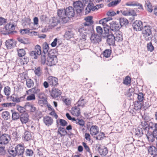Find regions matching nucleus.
I'll return each mask as SVG.
<instances>
[{
  "instance_id": "f257e3e1",
  "label": "nucleus",
  "mask_w": 157,
  "mask_h": 157,
  "mask_svg": "<svg viewBox=\"0 0 157 157\" xmlns=\"http://www.w3.org/2000/svg\"><path fill=\"white\" fill-rule=\"evenodd\" d=\"M54 50L50 51L48 53L47 58V65L52 66L56 64L58 62V59L56 55H52V53H54Z\"/></svg>"
},
{
  "instance_id": "f03ea898",
  "label": "nucleus",
  "mask_w": 157,
  "mask_h": 157,
  "mask_svg": "<svg viewBox=\"0 0 157 157\" xmlns=\"http://www.w3.org/2000/svg\"><path fill=\"white\" fill-rule=\"evenodd\" d=\"M151 28L150 25H145L142 29V34L145 40L148 41L151 40L153 37L151 30Z\"/></svg>"
},
{
  "instance_id": "7ed1b4c3",
  "label": "nucleus",
  "mask_w": 157,
  "mask_h": 157,
  "mask_svg": "<svg viewBox=\"0 0 157 157\" xmlns=\"http://www.w3.org/2000/svg\"><path fill=\"white\" fill-rule=\"evenodd\" d=\"M93 18V17L92 16L86 17L85 18L86 22L84 24L85 26H87V29H88V31L91 33L94 31V26L92 25L94 23V21L92 20Z\"/></svg>"
},
{
  "instance_id": "20e7f679",
  "label": "nucleus",
  "mask_w": 157,
  "mask_h": 157,
  "mask_svg": "<svg viewBox=\"0 0 157 157\" xmlns=\"http://www.w3.org/2000/svg\"><path fill=\"white\" fill-rule=\"evenodd\" d=\"M152 132H148L146 136L148 141L150 143H152L156 140V144L157 143V130H153Z\"/></svg>"
},
{
  "instance_id": "39448f33",
  "label": "nucleus",
  "mask_w": 157,
  "mask_h": 157,
  "mask_svg": "<svg viewBox=\"0 0 157 157\" xmlns=\"http://www.w3.org/2000/svg\"><path fill=\"white\" fill-rule=\"evenodd\" d=\"M73 5V8L76 10L77 14L80 13L83 10L84 6L79 0L74 2Z\"/></svg>"
},
{
  "instance_id": "423d86ee",
  "label": "nucleus",
  "mask_w": 157,
  "mask_h": 157,
  "mask_svg": "<svg viewBox=\"0 0 157 157\" xmlns=\"http://www.w3.org/2000/svg\"><path fill=\"white\" fill-rule=\"evenodd\" d=\"M110 34L104 36V38H107L106 42L109 46H115V41L116 39L113 33H110Z\"/></svg>"
},
{
  "instance_id": "0eeeda50",
  "label": "nucleus",
  "mask_w": 157,
  "mask_h": 157,
  "mask_svg": "<svg viewBox=\"0 0 157 157\" xmlns=\"http://www.w3.org/2000/svg\"><path fill=\"white\" fill-rule=\"evenodd\" d=\"M132 26L134 30L136 31L142 30L143 24L142 22L140 20H136L132 24Z\"/></svg>"
},
{
  "instance_id": "6e6552de",
  "label": "nucleus",
  "mask_w": 157,
  "mask_h": 157,
  "mask_svg": "<svg viewBox=\"0 0 157 157\" xmlns=\"http://www.w3.org/2000/svg\"><path fill=\"white\" fill-rule=\"evenodd\" d=\"M94 32L90 33H92L91 36L90 37V40L91 42L94 44L99 43L101 41V39L98 34L95 33Z\"/></svg>"
},
{
  "instance_id": "1a4fd4ad",
  "label": "nucleus",
  "mask_w": 157,
  "mask_h": 157,
  "mask_svg": "<svg viewBox=\"0 0 157 157\" xmlns=\"http://www.w3.org/2000/svg\"><path fill=\"white\" fill-rule=\"evenodd\" d=\"M111 27V30L114 33L119 31V29L121 28V26L120 24L116 21H113L111 23H109Z\"/></svg>"
},
{
  "instance_id": "9d476101",
  "label": "nucleus",
  "mask_w": 157,
  "mask_h": 157,
  "mask_svg": "<svg viewBox=\"0 0 157 157\" xmlns=\"http://www.w3.org/2000/svg\"><path fill=\"white\" fill-rule=\"evenodd\" d=\"M96 9H97L95 7H94V4L93 2H90V3H88L85 8V14L86 15L88 14L91 11H94Z\"/></svg>"
},
{
  "instance_id": "9b49d317",
  "label": "nucleus",
  "mask_w": 157,
  "mask_h": 157,
  "mask_svg": "<svg viewBox=\"0 0 157 157\" xmlns=\"http://www.w3.org/2000/svg\"><path fill=\"white\" fill-rule=\"evenodd\" d=\"M17 41L12 39H8L5 42V45L8 49L13 48L16 46Z\"/></svg>"
},
{
  "instance_id": "f8f14e48",
  "label": "nucleus",
  "mask_w": 157,
  "mask_h": 157,
  "mask_svg": "<svg viewBox=\"0 0 157 157\" xmlns=\"http://www.w3.org/2000/svg\"><path fill=\"white\" fill-rule=\"evenodd\" d=\"M10 139V136L7 134H2L0 138V144L4 145L7 144Z\"/></svg>"
},
{
  "instance_id": "ddd939ff",
  "label": "nucleus",
  "mask_w": 157,
  "mask_h": 157,
  "mask_svg": "<svg viewBox=\"0 0 157 157\" xmlns=\"http://www.w3.org/2000/svg\"><path fill=\"white\" fill-rule=\"evenodd\" d=\"M47 81L49 85L51 86H56L58 84V79L55 77L49 76L47 78Z\"/></svg>"
},
{
  "instance_id": "4468645a",
  "label": "nucleus",
  "mask_w": 157,
  "mask_h": 157,
  "mask_svg": "<svg viewBox=\"0 0 157 157\" xmlns=\"http://www.w3.org/2000/svg\"><path fill=\"white\" fill-rule=\"evenodd\" d=\"M51 96L53 98H57L61 94L60 90L58 89L53 87L51 90H49Z\"/></svg>"
},
{
  "instance_id": "2eb2a0df",
  "label": "nucleus",
  "mask_w": 157,
  "mask_h": 157,
  "mask_svg": "<svg viewBox=\"0 0 157 157\" xmlns=\"http://www.w3.org/2000/svg\"><path fill=\"white\" fill-rule=\"evenodd\" d=\"M75 10L71 6L67 7L65 9L66 16L69 18H71L74 17L75 15Z\"/></svg>"
},
{
  "instance_id": "dca6fc26",
  "label": "nucleus",
  "mask_w": 157,
  "mask_h": 157,
  "mask_svg": "<svg viewBox=\"0 0 157 157\" xmlns=\"http://www.w3.org/2000/svg\"><path fill=\"white\" fill-rule=\"evenodd\" d=\"M29 115L26 113H21L20 115V119L22 123L26 124L29 120Z\"/></svg>"
},
{
  "instance_id": "f3484780",
  "label": "nucleus",
  "mask_w": 157,
  "mask_h": 157,
  "mask_svg": "<svg viewBox=\"0 0 157 157\" xmlns=\"http://www.w3.org/2000/svg\"><path fill=\"white\" fill-rule=\"evenodd\" d=\"M15 149L17 151V155H22L25 151L23 146L21 144H18L15 147Z\"/></svg>"
},
{
  "instance_id": "a211bd4d",
  "label": "nucleus",
  "mask_w": 157,
  "mask_h": 157,
  "mask_svg": "<svg viewBox=\"0 0 157 157\" xmlns=\"http://www.w3.org/2000/svg\"><path fill=\"white\" fill-rule=\"evenodd\" d=\"M16 25L15 24H11V22L7 23L5 26V29L6 31L5 32L7 33L8 31H10L11 30H14Z\"/></svg>"
},
{
  "instance_id": "6ab92c4d",
  "label": "nucleus",
  "mask_w": 157,
  "mask_h": 157,
  "mask_svg": "<svg viewBox=\"0 0 157 157\" xmlns=\"http://www.w3.org/2000/svg\"><path fill=\"white\" fill-rule=\"evenodd\" d=\"M43 121L45 124L48 126L51 125L53 122V119L49 116L44 117Z\"/></svg>"
},
{
  "instance_id": "aec40b11",
  "label": "nucleus",
  "mask_w": 157,
  "mask_h": 157,
  "mask_svg": "<svg viewBox=\"0 0 157 157\" xmlns=\"http://www.w3.org/2000/svg\"><path fill=\"white\" fill-rule=\"evenodd\" d=\"M119 23L120 25L122 27H126L129 23V21L128 20L124 17H121L119 18Z\"/></svg>"
},
{
  "instance_id": "412c9836",
  "label": "nucleus",
  "mask_w": 157,
  "mask_h": 157,
  "mask_svg": "<svg viewBox=\"0 0 157 157\" xmlns=\"http://www.w3.org/2000/svg\"><path fill=\"white\" fill-rule=\"evenodd\" d=\"M25 107H26L31 113H34L36 111V108L33 105L29 102H27L25 105Z\"/></svg>"
},
{
  "instance_id": "4be33fe9",
  "label": "nucleus",
  "mask_w": 157,
  "mask_h": 157,
  "mask_svg": "<svg viewBox=\"0 0 157 157\" xmlns=\"http://www.w3.org/2000/svg\"><path fill=\"white\" fill-rule=\"evenodd\" d=\"M90 131L92 135H96L99 132V128L96 125H92L90 129Z\"/></svg>"
},
{
  "instance_id": "5701e85b",
  "label": "nucleus",
  "mask_w": 157,
  "mask_h": 157,
  "mask_svg": "<svg viewBox=\"0 0 157 157\" xmlns=\"http://www.w3.org/2000/svg\"><path fill=\"white\" fill-rule=\"evenodd\" d=\"M104 32L103 34L105 36L110 34V33H113L111 30L110 25L109 26L108 24H105L103 26Z\"/></svg>"
},
{
  "instance_id": "b1692460",
  "label": "nucleus",
  "mask_w": 157,
  "mask_h": 157,
  "mask_svg": "<svg viewBox=\"0 0 157 157\" xmlns=\"http://www.w3.org/2000/svg\"><path fill=\"white\" fill-rule=\"evenodd\" d=\"M57 133L60 135L61 137L64 136L67 134V132L65 128L60 127L58 128Z\"/></svg>"
},
{
  "instance_id": "393cba45",
  "label": "nucleus",
  "mask_w": 157,
  "mask_h": 157,
  "mask_svg": "<svg viewBox=\"0 0 157 157\" xmlns=\"http://www.w3.org/2000/svg\"><path fill=\"white\" fill-rule=\"evenodd\" d=\"M148 150V153L151 155H155V154H157V148L153 146H149Z\"/></svg>"
},
{
  "instance_id": "a878e982",
  "label": "nucleus",
  "mask_w": 157,
  "mask_h": 157,
  "mask_svg": "<svg viewBox=\"0 0 157 157\" xmlns=\"http://www.w3.org/2000/svg\"><path fill=\"white\" fill-rule=\"evenodd\" d=\"M116 36L115 38L116 39V41L118 42L122 41L123 40L122 33L121 32L120 30L114 33Z\"/></svg>"
},
{
  "instance_id": "bb28decb",
  "label": "nucleus",
  "mask_w": 157,
  "mask_h": 157,
  "mask_svg": "<svg viewBox=\"0 0 157 157\" xmlns=\"http://www.w3.org/2000/svg\"><path fill=\"white\" fill-rule=\"evenodd\" d=\"M71 110L72 111L71 113L75 116L78 117L80 114V109L78 108L76 106L72 107Z\"/></svg>"
},
{
  "instance_id": "cd10ccee",
  "label": "nucleus",
  "mask_w": 157,
  "mask_h": 157,
  "mask_svg": "<svg viewBox=\"0 0 157 157\" xmlns=\"http://www.w3.org/2000/svg\"><path fill=\"white\" fill-rule=\"evenodd\" d=\"M7 151L13 157H15L17 155V151L15 149V147L14 148L12 147H10L9 148L7 149Z\"/></svg>"
},
{
  "instance_id": "c85d7f7f",
  "label": "nucleus",
  "mask_w": 157,
  "mask_h": 157,
  "mask_svg": "<svg viewBox=\"0 0 157 157\" xmlns=\"http://www.w3.org/2000/svg\"><path fill=\"white\" fill-rule=\"evenodd\" d=\"M141 102L139 101H135L134 104V109L140 112L142 106Z\"/></svg>"
},
{
  "instance_id": "c756f323",
  "label": "nucleus",
  "mask_w": 157,
  "mask_h": 157,
  "mask_svg": "<svg viewBox=\"0 0 157 157\" xmlns=\"http://www.w3.org/2000/svg\"><path fill=\"white\" fill-rule=\"evenodd\" d=\"M40 55L41 56L40 62L42 64L44 65L47 60V58L48 56V54L45 53H41Z\"/></svg>"
},
{
  "instance_id": "7c9ffc66",
  "label": "nucleus",
  "mask_w": 157,
  "mask_h": 157,
  "mask_svg": "<svg viewBox=\"0 0 157 157\" xmlns=\"http://www.w3.org/2000/svg\"><path fill=\"white\" fill-rule=\"evenodd\" d=\"M74 33L71 30L66 31L64 35V37L67 40H69L73 37L74 36Z\"/></svg>"
},
{
  "instance_id": "2f4dec72",
  "label": "nucleus",
  "mask_w": 157,
  "mask_h": 157,
  "mask_svg": "<svg viewBox=\"0 0 157 157\" xmlns=\"http://www.w3.org/2000/svg\"><path fill=\"white\" fill-rule=\"evenodd\" d=\"M57 15L60 18H61L65 16H66L65 9H60L57 10Z\"/></svg>"
},
{
  "instance_id": "473e14b6",
  "label": "nucleus",
  "mask_w": 157,
  "mask_h": 157,
  "mask_svg": "<svg viewBox=\"0 0 157 157\" xmlns=\"http://www.w3.org/2000/svg\"><path fill=\"white\" fill-rule=\"evenodd\" d=\"M135 136L136 137L139 138L141 137L144 133L142 128L138 127L137 128L135 129Z\"/></svg>"
},
{
  "instance_id": "72a5a7b5",
  "label": "nucleus",
  "mask_w": 157,
  "mask_h": 157,
  "mask_svg": "<svg viewBox=\"0 0 157 157\" xmlns=\"http://www.w3.org/2000/svg\"><path fill=\"white\" fill-rule=\"evenodd\" d=\"M75 123L76 124L80 125V128H82L83 127H86L85 125V121L82 119L77 118L76 119Z\"/></svg>"
},
{
  "instance_id": "f704fd0d",
  "label": "nucleus",
  "mask_w": 157,
  "mask_h": 157,
  "mask_svg": "<svg viewBox=\"0 0 157 157\" xmlns=\"http://www.w3.org/2000/svg\"><path fill=\"white\" fill-rule=\"evenodd\" d=\"M28 92H31L33 93V94H36L37 95V96L40 93V89L36 88L35 86L31 89H29L27 91V94H28Z\"/></svg>"
},
{
  "instance_id": "c9c22d12",
  "label": "nucleus",
  "mask_w": 157,
  "mask_h": 157,
  "mask_svg": "<svg viewBox=\"0 0 157 157\" xmlns=\"http://www.w3.org/2000/svg\"><path fill=\"white\" fill-rule=\"evenodd\" d=\"M17 40L19 42L25 44L29 43V39L28 38L24 37L22 38L20 37H18L17 38Z\"/></svg>"
},
{
  "instance_id": "e433bc0d",
  "label": "nucleus",
  "mask_w": 157,
  "mask_h": 157,
  "mask_svg": "<svg viewBox=\"0 0 157 157\" xmlns=\"http://www.w3.org/2000/svg\"><path fill=\"white\" fill-rule=\"evenodd\" d=\"M24 140L26 141L30 140L32 138V135L30 132L25 131L24 133Z\"/></svg>"
},
{
  "instance_id": "4c0bfd02",
  "label": "nucleus",
  "mask_w": 157,
  "mask_h": 157,
  "mask_svg": "<svg viewBox=\"0 0 157 157\" xmlns=\"http://www.w3.org/2000/svg\"><path fill=\"white\" fill-rule=\"evenodd\" d=\"M2 117L5 120H7L10 118V113L7 111L3 112L2 114Z\"/></svg>"
},
{
  "instance_id": "58836bf2",
  "label": "nucleus",
  "mask_w": 157,
  "mask_h": 157,
  "mask_svg": "<svg viewBox=\"0 0 157 157\" xmlns=\"http://www.w3.org/2000/svg\"><path fill=\"white\" fill-rule=\"evenodd\" d=\"M100 155L101 156H105L108 153V150L107 147H105L103 148H101L98 152Z\"/></svg>"
},
{
  "instance_id": "ea45409f",
  "label": "nucleus",
  "mask_w": 157,
  "mask_h": 157,
  "mask_svg": "<svg viewBox=\"0 0 157 157\" xmlns=\"http://www.w3.org/2000/svg\"><path fill=\"white\" fill-rule=\"evenodd\" d=\"M26 107H25V105L24 106L22 107L18 105H16L17 109L20 113H26Z\"/></svg>"
},
{
  "instance_id": "a19ab883",
  "label": "nucleus",
  "mask_w": 157,
  "mask_h": 157,
  "mask_svg": "<svg viewBox=\"0 0 157 157\" xmlns=\"http://www.w3.org/2000/svg\"><path fill=\"white\" fill-rule=\"evenodd\" d=\"M42 47L44 49L43 53H48L49 49V46L48 43L46 42H44L42 45Z\"/></svg>"
},
{
  "instance_id": "79ce46f5",
  "label": "nucleus",
  "mask_w": 157,
  "mask_h": 157,
  "mask_svg": "<svg viewBox=\"0 0 157 157\" xmlns=\"http://www.w3.org/2000/svg\"><path fill=\"white\" fill-rule=\"evenodd\" d=\"M112 52L111 50L109 49H106L104 51L102 54L104 57L106 58H108L110 56Z\"/></svg>"
},
{
  "instance_id": "37998d69",
  "label": "nucleus",
  "mask_w": 157,
  "mask_h": 157,
  "mask_svg": "<svg viewBox=\"0 0 157 157\" xmlns=\"http://www.w3.org/2000/svg\"><path fill=\"white\" fill-rule=\"evenodd\" d=\"M12 113V119L14 120H17L20 118V115L17 112H13V110H11Z\"/></svg>"
},
{
  "instance_id": "c03bdc74",
  "label": "nucleus",
  "mask_w": 157,
  "mask_h": 157,
  "mask_svg": "<svg viewBox=\"0 0 157 157\" xmlns=\"http://www.w3.org/2000/svg\"><path fill=\"white\" fill-rule=\"evenodd\" d=\"M121 1V0H114L108 4L109 7L115 6L118 4Z\"/></svg>"
},
{
  "instance_id": "a18cd8bd",
  "label": "nucleus",
  "mask_w": 157,
  "mask_h": 157,
  "mask_svg": "<svg viewBox=\"0 0 157 157\" xmlns=\"http://www.w3.org/2000/svg\"><path fill=\"white\" fill-rule=\"evenodd\" d=\"M30 55L33 58L36 59H37L38 56H40L38 52L35 51H32L30 53Z\"/></svg>"
},
{
  "instance_id": "49530a36",
  "label": "nucleus",
  "mask_w": 157,
  "mask_h": 157,
  "mask_svg": "<svg viewBox=\"0 0 157 157\" xmlns=\"http://www.w3.org/2000/svg\"><path fill=\"white\" fill-rule=\"evenodd\" d=\"M26 84L28 88H31L34 85L33 81L31 79L28 78L26 79Z\"/></svg>"
},
{
  "instance_id": "de8ad7c7",
  "label": "nucleus",
  "mask_w": 157,
  "mask_h": 157,
  "mask_svg": "<svg viewBox=\"0 0 157 157\" xmlns=\"http://www.w3.org/2000/svg\"><path fill=\"white\" fill-rule=\"evenodd\" d=\"M145 5L147 6V10L150 13L152 12L155 6H152L150 2L146 3Z\"/></svg>"
},
{
  "instance_id": "09e8293b",
  "label": "nucleus",
  "mask_w": 157,
  "mask_h": 157,
  "mask_svg": "<svg viewBox=\"0 0 157 157\" xmlns=\"http://www.w3.org/2000/svg\"><path fill=\"white\" fill-rule=\"evenodd\" d=\"M30 19L28 17H25L22 19V21L23 22L22 25H29L30 24Z\"/></svg>"
},
{
  "instance_id": "8fccbe9b",
  "label": "nucleus",
  "mask_w": 157,
  "mask_h": 157,
  "mask_svg": "<svg viewBox=\"0 0 157 157\" xmlns=\"http://www.w3.org/2000/svg\"><path fill=\"white\" fill-rule=\"evenodd\" d=\"M85 103L84 99L82 98V96L80 98L77 103L78 106H83Z\"/></svg>"
},
{
  "instance_id": "3c124183",
  "label": "nucleus",
  "mask_w": 157,
  "mask_h": 157,
  "mask_svg": "<svg viewBox=\"0 0 157 157\" xmlns=\"http://www.w3.org/2000/svg\"><path fill=\"white\" fill-rule=\"evenodd\" d=\"M18 55L19 57H22L25 54V51L23 48L17 50Z\"/></svg>"
},
{
  "instance_id": "603ef678",
  "label": "nucleus",
  "mask_w": 157,
  "mask_h": 157,
  "mask_svg": "<svg viewBox=\"0 0 157 157\" xmlns=\"http://www.w3.org/2000/svg\"><path fill=\"white\" fill-rule=\"evenodd\" d=\"M126 5L128 6H139L138 9L143 10L142 5L139 3H135L134 4L127 3Z\"/></svg>"
},
{
  "instance_id": "864d4df0",
  "label": "nucleus",
  "mask_w": 157,
  "mask_h": 157,
  "mask_svg": "<svg viewBox=\"0 0 157 157\" xmlns=\"http://www.w3.org/2000/svg\"><path fill=\"white\" fill-rule=\"evenodd\" d=\"M4 93L7 96H9L10 93V88L8 86H6L4 88Z\"/></svg>"
},
{
  "instance_id": "5fc2aeb1",
  "label": "nucleus",
  "mask_w": 157,
  "mask_h": 157,
  "mask_svg": "<svg viewBox=\"0 0 157 157\" xmlns=\"http://www.w3.org/2000/svg\"><path fill=\"white\" fill-rule=\"evenodd\" d=\"M34 50H35L34 51H35L36 52H38L40 55L41 53H42L41 47L40 45H36L34 48Z\"/></svg>"
},
{
  "instance_id": "6e6d98bb",
  "label": "nucleus",
  "mask_w": 157,
  "mask_h": 157,
  "mask_svg": "<svg viewBox=\"0 0 157 157\" xmlns=\"http://www.w3.org/2000/svg\"><path fill=\"white\" fill-rule=\"evenodd\" d=\"M131 82V79L130 77L127 76L125 78L124 80L123 83L126 85H128Z\"/></svg>"
},
{
  "instance_id": "4d7b16f0",
  "label": "nucleus",
  "mask_w": 157,
  "mask_h": 157,
  "mask_svg": "<svg viewBox=\"0 0 157 157\" xmlns=\"http://www.w3.org/2000/svg\"><path fill=\"white\" fill-rule=\"evenodd\" d=\"M59 123L60 125L63 127L67 126L68 124L67 122L66 121L63 119H59Z\"/></svg>"
},
{
  "instance_id": "13d9d810",
  "label": "nucleus",
  "mask_w": 157,
  "mask_h": 157,
  "mask_svg": "<svg viewBox=\"0 0 157 157\" xmlns=\"http://www.w3.org/2000/svg\"><path fill=\"white\" fill-rule=\"evenodd\" d=\"M147 47L148 50L151 52L153 51L154 49V47L152 45V43L151 42L149 44H147Z\"/></svg>"
},
{
  "instance_id": "bf43d9fd",
  "label": "nucleus",
  "mask_w": 157,
  "mask_h": 157,
  "mask_svg": "<svg viewBox=\"0 0 157 157\" xmlns=\"http://www.w3.org/2000/svg\"><path fill=\"white\" fill-rule=\"evenodd\" d=\"M25 153L27 155L31 156L33 155L34 152L31 149H27L25 151Z\"/></svg>"
},
{
  "instance_id": "052dcab7",
  "label": "nucleus",
  "mask_w": 157,
  "mask_h": 157,
  "mask_svg": "<svg viewBox=\"0 0 157 157\" xmlns=\"http://www.w3.org/2000/svg\"><path fill=\"white\" fill-rule=\"evenodd\" d=\"M134 90L133 89H129L128 92L126 96L128 97H130L134 95Z\"/></svg>"
},
{
  "instance_id": "680f3d73",
  "label": "nucleus",
  "mask_w": 157,
  "mask_h": 157,
  "mask_svg": "<svg viewBox=\"0 0 157 157\" xmlns=\"http://www.w3.org/2000/svg\"><path fill=\"white\" fill-rule=\"evenodd\" d=\"M144 95L142 92H139L138 94V99L139 101L142 102L143 100L144 96Z\"/></svg>"
},
{
  "instance_id": "e2e57ef3",
  "label": "nucleus",
  "mask_w": 157,
  "mask_h": 157,
  "mask_svg": "<svg viewBox=\"0 0 157 157\" xmlns=\"http://www.w3.org/2000/svg\"><path fill=\"white\" fill-rule=\"evenodd\" d=\"M96 30L98 33L100 35L103 34V31L102 28L100 26H97L96 27Z\"/></svg>"
},
{
  "instance_id": "0e129e2a",
  "label": "nucleus",
  "mask_w": 157,
  "mask_h": 157,
  "mask_svg": "<svg viewBox=\"0 0 157 157\" xmlns=\"http://www.w3.org/2000/svg\"><path fill=\"white\" fill-rule=\"evenodd\" d=\"M0 144V155H5L6 153V151L5 150V147L1 146Z\"/></svg>"
},
{
  "instance_id": "69168bd1",
  "label": "nucleus",
  "mask_w": 157,
  "mask_h": 157,
  "mask_svg": "<svg viewBox=\"0 0 157 157\" xmlns=\"http://www.w3.org/2000/svg\"><path fill=\"white\" fill-rule=\"evenodd\" d=\"M36 99L35 95L34 94H32L28 96L27 97L26 99L28 101H31L34 100Z\"/></svg>"
},
{
  "instance_id": "338daca9",
  "label": "nucleus",
  "mask_w": 157,
  "mask_h": 157,
  "mask_svg": "<svg viewBox=\"0 0 157 157\" xmlns=\"http://www.w3.org/2000/svg\"><path fill=\"white\" fill-rule=\"evenodd\" d=\"M99 139V140H102L104 139V138L106 137L105 136V134L103 132H100L98 135Z\"/></svg>"
},
{
  "instance_id": "774afa93",
  "label": "nucleus",
  "mask_w": 157,
  "mask_h": 157,
  "mask_svg": "<svg viewBox=\"0 0 157 157\" xmlns=\"http://www.w3.org/2000/svg\"><path fill=\"white\" fill-rule=\"evenodd\" d=\"M30 30V29H29V28L27 29H21L20 30V33L22 34H27L29 33V30Z\"/></svg>"
}]
</instances>
